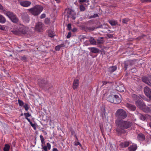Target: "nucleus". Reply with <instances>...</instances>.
Segmentation results:
<instances>
[{
  "label": "nucleus",
  "instance_id": "1",
  "mask_svg": "<svg viewBox=\"0 0 151 151\" xmlns=\"http://www.w3.org/2000/svg\"><path fill=\"white\" fill-rule=\"evenodd\" d=\"M115 124L117 127V129L124 130L130 127L132 125L131 122L119 119H116L115 121Z\"/></svg>",
  "mask_w": 151,
  "mask_h": 151
},
{
  "label": "nucleus",
  "instance_id": "2",
  "mask_svg": "<svg viewBox=\"0 0 151 151\" xmlns=\"http://www.w3.org/2000/svg\"><path fill=\"white\" fill-rule=\"evenodd\" d=\"M43 9V7L40 5H36L34 7L28 9L34 16H37L40 14Z\"/></svg>",
  "mask_w": 151,
  "mask_h": 151
},
{
  "label": "nucleus",
  "instance_id": "3",
  "mask_svg": "<svg viewBox=\"0 0 151 151\" xmlns=\"http://www.w3.org/2000/svg\"><path fill=\"white\" fill-rule=\"evenodd\" d=\"M115 116L118 119H123L127 116V114L126 112L123 109H119L116 111Z\"/></svg>",
  "mask_w": 151,
  "mask_h": 151
},
{
  "label": "nucleus",
  "instance_id": "4",
  "mask_svg": "<svg viewBox=\"0 0 151 151\" xmlns=\"http://www.w3.org/2000/svg\"><path fill=\"white\" fill-rule=\"evenodd\" d=\"M44 27V25L42 23L38 22L36 24L35 29L36 31L41 32L43 30Z\"/></svg>",
  "mask_w": 151,
  "mask_h": 151
},
{
  "label": "nucleus",
  "instance_id": "5",
  "mask_svg": "<svg viewBox=\"0 0 151 151\" xmlns=\"http://www.w3.org/2000/svg\"><path fill=\"white\" fill-rule=\"evenodd\" d=\"M21 17L23 22L25 23H28L30 20L29 16L27 13L24 12L21 13Z\"/></svg>",
  "mask_w": 151,
  "mask_h": 151
},
{
  "label": "nucleus",
  "instance_id": "6",
  "mask_svg": "<svg viewBox=\"0 0 151 151\" xmlns=\"http://www.w3.org/2000/svg\"><path fill=\"white\" fill-rule=\"evenodd\" d=\"M144 92L146 95L151 99V90L148 87L144 88Z\"/></svg>",
  "mask_w": 151,
  "mask_h": 151
},
{
  "label": "nucleus",
  "instance_id": "7",
  "mask_svg": "<svg viewBox=\"0 0 151 151\" xmlns=\"http://www.w3.org/2000/svg\"><path fill=\"white\" fill-rule=\"evenodd\" d=\"M142 79L143 82L150 86L151 84V76H144L142 77Z\"/></svg>",
  "mask_w": 151,
  "mask_h": 151
},
{
  "label": "nucleus",
  "instance_id": "8",
  "mask_svg": "<svg viewBox=\"0 0 151 151\" xmlns=\"http://www.w3.org/2000/svg\"><path fill=\"white\" fill-rule=\"evenodd\" d=\"M19 3L21 6L24 7H28L31 4V2L29 1H20Z\"/></svg>",
  "mask_w": 151,
  "mask_h": 151
},
{
  "label": "nucleus",
  "instance_id": "9",
  "mask_svg": "<svg viewBox=\"0 0 151 151\" xmlns=\"http://www.w3.org/2000/svg\"><path fill=\"white\" fill-rule=\"evenodd\" d=\"M44 145H41L42 149L44 151H47L48 150H50L51 149V146L49 143H47L46 146H44Z\"/></svg>",
  "mask_w": 151,
  "mask_h": 151
},
{
  "label": "nucleus",
  "instance_id": "10",
  "mask_svg": "<svg viewBox=\"0 0 151 151\" xmlns=\"http://www.w3.org/2000/svg\"><path fill=\"white\" fill-rule=\"evenodd\" d=\"M79 80L78 79H75L73 81V89H76L79 86Z\"/></svg>",
  "mask_w": 151,
  "mask_h": 151
},
{
  "label": "nucleus",
  "instance_id": "11",
  "mask_svg": "<svg viewBox=\"0 0 151 151\" xmlns=\"http://www.w3.org/2000/svg\"><path fill=\"white\" fill-rule=\"evenodd\" d=\"M114 104H118L121 102V100L118 96L115 95H114Z\"/></svg>",
  "mask_w": 151,
  "mask_h": 151
},
{
  "label": "nucleus",
  "instance_id": "12",
  "mask_svg": "<svg viewBox=\"0 0 151 151\" xmlns=\"http://www.w3.org/2000/svg\"><path fill=\"white\" fill-rule=\"evenodd\" d=\"M137 138L139 141H143L145 139V137L143 134L141 133L138 134Z\"/></svg>",
  "mask_w": 151,
  "mask_h": 151
},
{
  "label": "nucleus",
  "instance_id": "13",
  "mask_svg": "<svg viewBox=\"0 0 151 151\" xmlns=\"http://www.w3.org/2000/svg\"><path fill=\"white\" fill-rule=\"evenodd\" d=\"M125 106L127 107L129 109V110L131 111H134L136 109V107L130 104H126Z\"/></svg>",
  "mask_w": 151,
  "mask_h": 151
},
{
  "label": "nucleus",
  "instance_id": "14",
  "mask_svg": "<svg viewBox=\"0 0 151 151\" xmlns=\"http://www.w3.org/2000/svg\"><path fill=\"white\" fill-rule=\"evenodd\" d=\"M89 49L93 53H99L100 50L97 48L93 47L89 48Z\"/></svg>",
  "mask_w": 151,
  "mask_h": 151
},
{
  "label": "nucleus",
  "instance_id": "15",
  "mask_svg": "<svg viewBox=\"0 0 151 151\" xmlns=\"http://www.w3.org/2000/svg\"><path fill=\"white\" fill-rule=\"evenodd\" d=\"M116 88L117 90L120 92H124L125 90V88L123 85H120L118 86Z\"/></svg>",
  "mask_w": 151,
  "mask_h": 151
},
{
  "label": "nucleus",
  "instance_id": "16",
  "mask_svg": "<svg viewBox=\"0 0 151 151\" xmlns=\"http://www.w3.org/2000/svg\"><path fill=\"white\" fill-rule=\"evenodd\" d=\"M136 104L140 109H141L144 104L143 102L141 101H137L136 102Z\"/></svg>",
  "mask_w": 151,
  "mask_h": 151
},
{
  "label": "nucleus",
  "instance_id": "17",
  "mask_svg": "<svg viewBox=\"0 0 151 151\" xmlns=\"http://www.w3.org/2000/svg\"><path fill=\"white\" fill-rule=\"evenodd\" d=\"M141 109L145 112L149 113L150 112L149 106L147 107L145 104Z\"/></svg>",
  "mask_w": 151,
  "mask_h": 151
},
{
  "label": "nucleus",
  "instance_id": "18",
  "mask_svg": "<svg viewBox=\"0 0 151 151\" xmlns=\"http://www.w3.org/2000/svg\"><path fill=\"white\" fill-rule=\"evenodd\" d=\"M129 144V142L127 141L125 142H124L121 143L119 145L122 147H128Z\"/></svg>",
  "mask_w": 151,
  "mask_h": 151
},
{
  "label": "nucleus",
  "instance_id": "19",
  "mask_svg": "<svg viewBox=\"0 0 151 151\" xmlns=\"http://www.w3.org/2000/svg\"><path fill=\"white\" fill-rule=\"evenodd\" d=\"M11 21L14 23H17L18 21V19L16 15H14L10 19Z\"/></svg>",
  "mask_w": 151,
  "mask_h": 151
},
{
  "label": "nucleus",
  "instance_id": "20",
  "mask_svg": "<svg viewBox=\"0 0 151 151\" xmlns=\"http://www.w3.org/2000/svg\"><path fill=\"white\" fill-rule=\"evenodd\" d=\"M104 42V38L103 37H100L98 38L96 41L97 45L99 44H102Z\"/></svg>",
  "mask_w": 151,
  "mask_h": 151
},
{
  "label": "nucleus",
  "instance_id": "21",
  "mask_svg": "<svg viewBox=\"0 0 151 151\" xmlns=\"http://www.w3.org/2000/svg\"><path fill=\"white\" fill-rule=\"evenodd\" d=\"M89 41L91 44L94 45H97L96 41L93 37H91L89 38Z\"/></svg>",
  "mask_w": 151,
  "mask_h": 151
},
{
  "label": "nucleus",
  "instance_id": "22",
  "mask_svg": "<svg viewBox=\"0 0 151 151\" xmlns=\"http://www.w3.org/2000/svg\"><path fill=\"white\" fill-rule=\"evenodd\" d=\"M4 13L6 15L9 19L12 17V16L14 15L13 13L9 12V11H5Z\"/></svg>",
  "mask_w": 151,
  "mask_h": 151
},
{
  "label": "nucleus",
  "instance_id": "23",
  "mask_svg": "<svg viewBox=\"0 0 151 151\" xmlns=\"http://www.w3.org/2000/svg\"><path fill=\"white\" fill-rule=\"evenodd\" d=\"M137 115L139 117L140 119L142 121L145 120L146 118V115H143L139 113H138Z\"/></svg>",
  "mask_w": 151,
  "mask_h": 151
},
{
  "label": "nucleus",
  "instance_id": "24",
  "mask_svg": "<svg viewBox=\"0 0 151 151\" xmlns=\"http://www.w3.org/2000/svg\"><path fill=\"white\" fill-rule=\"evenodd\" d=\"M107 100L111 102L114 103V95L109 96L107 98Z\"/></svg>",
  "mask_w": 151,
  "mask_h": 151
},
{
  "label": "nucleus",
  "instance_id": "25",
  "mask_svg": "<svg viewBox=\"0 0 151 151\" xmlns=\"http://www.w3.org/2000/svg\"><path fill=\"white\" fill-rule=\"evenodd\" d=\"M137 148V145H132L128 147L129 151H135Z\"/></svg>",
  "mask_w": 151,
  "mask_h": 151
},
{
  "label": "nucleus",
  "instance_id": "26",
  "mask_svg": "<svg viewBox=\"0 0 151 151\" xmlns=\"http://www.w3.org/2000/svg\"><path fill=\"white\" fill-rule=\"evenodd\" d=\"M70 17H71L73 19H75L76 17V13L73 11H71L70 14Z\"/></svg>",
  "mask_w": 151,
  "mask_h": 151
},
{
  "label": "nucleus",
  "instance_id": "27",
  "mask_svg": "<svg viewBox=\"0 0 151 151\" xmlns=\"http://www.w3.org/2000/svg\"><path fill=\"white\" fill-rule=\"evenodd\" d=\"M45 83V81L44 80H39L38 81V83L40 86H43Z\"/></svg>",
  "mask_w": 151,
  "mask_h": 151
},
{
  "label": "nucleus",
  "instance_id": "28",
  "mask_svg": "<svg viewBox=\"0 0 151 151\" xmlns=\"http://www.w3.org/2000/svg\"><path fill=\"white\" fill-rule=\"evenodd\" d=\"M65 46V45L63 44H61L59 45H58L55 47V50L57 51H59L60 48L61 47Z\"/></svg>",
  "mask_w": 151,
  "mask_h": 151
},
{
  "label": "nucleus",
  "instance_id": "29",
  "mask_svg": "<svg viewBox=\"0 0 151 151\" xmlns=\"http://www.w3.org/2000/svg\"><path fill=\"white\" fill-rule=\"evenodd\" d=\"M6 21L5 18L2 15L0 14V22L1 23H4Z\"/></svg>",
  "mask_w": 151,
  "mask_h": 151
},
{
  "label": "nucleus",
  "instance_id": "30",
  "mask_svg": "<svg viewBox=\"0 0 151 151\" xmlns=\"http://www.w3.org/2000/svg\"><path fill=\"white\" fill-rule=\"evenodd\" d=\"M109 22L112 26H115L117 24V22L115 20H110Z\"/></svg>",
  "mask_w": 151,
  "mask_h": 151
},
{
  "label": "nucleus",
  "instance_id": "31",
  "mask_svg": "<svg viewBox=\"0 0 151 151\" xmlns=\"http://www.w3.org/2000/svg\"><path fill=\"white\" fill-rule=\"evenodd\" d=\"M10 146L9 145L7 144H5L4 148V151H9Z\"/></svg>",
  "mask_w": 151,
  "mask_h": 151
},
{
  "label": "nucleus",
  "instance_id": "32",
  "mask_svg": "<svg viewBox=\"0 0 151 151\" xmlns=\"http://www.w3.org/2000/svg\"><path fill=\"white\" fill-rule=\"evenodd\" d=\"M100 27H87L86 28V29L88 30L89 31H93L95 29L99 28Z\"/></svg>",
  "mask_w": 151,
  "mask_h": 151
},
{
  "label": "nucleus",
  "instance_id": "33",
  "mask_svg": "<svg viewBox=\"0 0 151 151\" xmlns=\"http://www.w3.org/2000/svg\"><path fill=\"white\" fill-rule=\"evenodd\" d=\"M116 68H117L116 66H112L109 67V70L110 72H113L116 69Z\"/></svg>",
  "mask_w": 151,
  "mask_h": 151
},
{
  "label": "nucleus",
  "instance_id": "34",
  "mask_svg": "<svg viewBox=\"0 0 151 151\" xmlns=\"http://www.w3.org/2000/svg\"><path fill=\"white\" fill-rule=\"evenodd\" d=\"M48 35L49 37H52L54 36L53 32L51 30L48 31Z\"/></svg>",
  "mask_w": 151,
  "mask_h": 151
},
{
  "label": "nucleus",
  "instance_id": "35",
  "mask_svg": "<svg viewBox=\"0 0 151 151\" xmlns=\"http://www.w3.org/2000/svg\"><path fill=\"white\" fill-rule=\"evenodd\" d=\"M40 137L41 140L42 145H45V139L43 136L42 135H40Z\"/></svg>",
  "mask_w": 151,
  "mask_h": 151
},
{
  "label": "nucleus",
  "instance_id": "36",
  "mask_svg": "<svg viewBox=\"0 0 151 151\" xmlns=\"http://www.w3.org/2000/svg\"><path fill=\"white\" fill-rule=\"evenodd\" d=\"M18 102L19 104V106H24V103L23 101L22 100H20V99H18Z\"/></svg>",
  "mask_w": 151,
  "mask_h": 151
},
{
  "label": "nucleus",
  "instance_id": "37",
  "mask_svg": "<svg viewBox=\"0 0 151 151\" xmlns=\"http://www.w3.org/2000/svg\"><path fill=\"white\" fill-rule=\"evenodd\" d=\"M80 9L81 11H84L85 10L86 8L83 5H80Z\"/></svg>",
  "mask_w": 151,
  "mask_h": 151
},
{
  "label": "nucleus",
  "instance_id": "38",
  "mask_svg": "<svg viewBox=\"0 0 151 151\" xmlns=\"http://www.w3.org/2000/svg\"><path fill=\"white\" fill-rule=\"evenodd\" d=\"M25 110L27 111L29 109L28 104H25L23 106Z\"/></svg>",
  "mask_w": 151,
  "mask_h": 151
},
{
  "label": "nucleus",
  "instance_id": "39",
  "mask_svg": "<svg viewBox=\"0 0 151 151\" xmlns=\"http://www.w3.org/2000/svg\"><path fill=\"white\" fill-rule=\"evenodd\" d=\"M129 20V19H128L124 18L122 19V22L124 23L127 24Z\"/></svg>",
  "mask_w": 151,
  "mask_h": 151
},
{
  "label": "nucleus",
  "instance_id": "40",
  "mask_svg": "<svg viewBox=\"0 0 151 151\" xmlns=\"http://www.w3.org/2000/svg\"><path fill=\"white\" fill-rule=\"evenodd\" d=\"M24 115L25 116V118H28L31 116V114H29L28 113H24Z\"/></svg>",
  "mask_w": 151,
  "mask_h": 151
},
{
  "label": "nucleus",
  "instance_id": "41",
  "mask_svg": "<svg viewBox=\"0 0 151 151\" xmlns=\"http://www.w3.org/2000/svg\"><path fill=\"white\" fill-rule=\"evenodd\" d=\"M80 3L88 2L89 1L88 0H79Z\"/></svg>",
  "mask_w": 151,
  "mask_h": 151
},
{
  "label": "nucleus",
  "instance_id": "42",
  "mask_svg": "<svg viewBox=\"0 0 151 151\" xmlns=\"http://www.w3.org/2000/svg\"><path fill=\"white\" fill-rule=\"evenodd\" d=\"M12 32L14 34L18 35L19 34L18 31L17 30H13Z\"/></svg>",
  "mask_w": 151,
  "mask_h": 151
},
{
  "label": "nucleus",
  "instance_id": "43",
  "mask_svg": "<svg viewBox=\"0 0 151 151\" xmlns=\"http://www.w3.org/2000/svg\"><path fill=\"white\" fill-rule=\"evenodd\" d=\"M0 10L4 12L5 11V9L3 8V6L0 4Z\"/></svg>",
  "mask_w": 151,
  "mask_h": 151
},
{
  "label": "nucleus",
  "instance_id": "44",
  "mask_svg": "<svg viewBox=\"0 0 151 151\" xmlns=\"http://www.w3.org/2000/svg\"><path fill=\"white\" fill-rule=\"evenodd\" d=\"M67 28L68 30H70L71 28V25L70 24H69L67 25Z\"/></svg>",
  "mask_w": 151,
  "mask_h": 151
},
{
  "label": "nucleus",
  "instance_id": "45",
  "mask_svg": "<svg viewBox=\"0 0 151 151\" xmlns=\"http://www.w3.org/2000/svg\"><path fill=\"white\" fill-rule=\"evenodd\" d=\"M74 145L76 146H77L78 145H79V146L81 147V144L80 143L78 142H76L75 143Z\"/></svg>",
  "mask_w": 151,
  "mask_h": 151
},
{
  "label": "nucleus",
  "instance_id": "46",
  "mask_svg": "<svg viewBox=\"0 0 151 151\" xmlns=\"http://www.w3.org/2000/svg\"><path fill=\"white\" fill-rule=\"evenodd\" d=\"M71 33L70 32H68V35H67L66 37L67 38H69L71 36Z\"/></svg>",
  "mask_w": 151,
  "mask_h": 151
},
{
  "label": "nucleus",
  "instance_id": "47",
  "mask_svg": "<svg viewBox=\"0 0 151 151\" xmlns=\"http://www.w3.org/2000/svg\"><path fill=\"white\" fill-rule=\"evenodd\" d=\"M45 14H42L41 15L40 17L41 19H42L45 18Z\"/></svg>",
  "mask_w": 151,
  "mask_h": 151
},
{
  "label": "nucleus",
  "instance_id": "48",
  "mask_svg": "<svg viewBox=\"0 0 151 151\" xmlns=\"http://www.w3.org/2000/svg\"><path fill=\"white\" fill-rule=\"evenodd\" d=\"M31 125V126L34 129H35L36 128V125L35 124L32 123V122H31L30 123Z\"/></svg>",
  "mask_w": 151,
  "mask_h": 151
},
{
  "label": "nucleus",
  "instance_id": "49",
  "mask_svg": "<svg viewBox=\"0 0 151 151\" xmlns=\"http://www.w3.org/2000/svg\"><path fill=\"white\" fill-rule=\"evenodd\" d=\"M143 2H151V0H141Z\"/></svg>",
  "mask_w": 151,
  "mask_h": 151
},
{
  "label": "nucleus",
  "instance_id": "50",
  "mask_svg": "<svg viewBox=\"0 0 151 151\" xmlns=\"http://www.w3.org/2000/svg\"><path fill=\"white\" fill-rule=\"evenodd\" d=\"M49 20L48 19H47L45 20V23H49Z\"/></svg>",
  "mask_w": 151,
  "mask_h": 151
},
{
  "label": "nucleus",
  "instance_id": "51",
  "mask_svg": "<svg viewBox=\"0 0 151 151\" xmlns=\"http://www.w3.org/2000/svg\"><path fill=\"white\" fill-rule=\"evenodd\" d=\"M132 97L134 98H137V95H135V94L133 95L132 96Z\"/></svg>",
  "mask_w": 151,
  "mask_h": 151
},
{
  "label": "nucleus",
  "instance_id": "52",
  "mask_svg": "<svg viewBox=\"0 0 151 151\" xmlns=\"http://www.w3.org/2000/svg\"><path fill=\"white\" fill-rule=\"evenodd\" d=\"M26 119L28 120V121L30 123L32 122L28 118H27Z\"/></svg>",
  "mask_w": 151,
  "mask_h": 151
},
{
  "label": "nucleus",
  "instance_id": "53",
  "mask_svg": "<svg viewBox=\"0 0 151 151\" xmlns=\"http://www.w3.org/2000/svg\"><path fill=\"white\" fill-rule=\"evenodd\" d=\"M52 151H58L56 148H53L52 149Z\"/></svg>",
  "mask_w": 151,
  "mask_h": 151
},
{
  "label": "nucleus",
  "instance_id": "54",
  "mask_svg": "<svg viewBox=\"0 0 151 151\" xmlns=\"http://www.w3.org/2000/svg\"><path fill=\"white\" fill-rule=\"evenodd\" d=\"M54 0L55 1H56V3H59L60 2V0Z\"/></svg>",
  "mask_w": 151,
  "mask_h": 151
},
{
  "label": "nucleus",
  "instance_id": "55",
  "mask_svg": "<svg viewBox=\"0 0 151 151\" xmlns=\"http://www.w3.org/2000/svg\"><path fill=\"white\" fill-rule=\"evenodd\" d=\"M4 27L1 25H0V29L2 30H4Z\"/></svg>",
  "mask_w": 151,
  "mask_h": 151
},
{
  "label": "nucleus",
  "instance_id": "56",
  "mask_svg": "<svg viewBox=\"0 0 151 151\" xmlns=\"http://www.w3.org/2000/svg\"><path fill=\"white\" fill-rule=\"evenodd\" d=\"M4 27L1 25H0V29L2 30H4Z\"/></svg>",
  "mask_w": 151,
  "mask_h": 151
},
{
  "label": "nucleus",
  "instance_id": "57",
  "mask_svg": "<svg viewBox=\"0 0 151 151\" xmlns=\"http://www.w3.org/2000/svg\"><path fill=\"white\" fill-rule=\"evenodd\" d=\"M4 27L1 25H0V29L2 30H4Z\"/></svg>",
  "mask_w": 151,
  "mask_h": 151
},
{
  "label": "nucleus",
  "instance_id": "58",
  "mask_svg": "<svg viewBox=\"0 0 151 151\" xmlns=\"http://www.w3.org/2000/svg\"><path fill=\"white\" fill-rule=\"evenodd\" d=\"M21 32L22 34H25L26 33V32L24 30L22 31Z\"/></svg>",
  "mask_w": 151,
  "mask_h": 151
},
{
  "label": "nucleus",
  "instance_id": "59",
  "mask_svg": "<svg viewBox=\"0 0 151 151\" xmlns=\"http://www.w3.org/2000/svg\"><path fill=\"white\" fill-rule=\"evenodd\" d=\"M75 138H76V141H78V138L76 136V135H75Z\"/></svg>",
  "mask_w": 151,
  "mask_h": 151
},
{
  "label": "nucleus",
  "instance_id": "60",
  "mask_svg": "<svg viewBox=\"0 0 151 151\" xmlns=\"http://www.w3.org/2000/svg\"><path fill=\"white\" fill-rule=\"evenodd\" d=\"M125 68L126 70L127 68V65H126V64H125Z\"/></svg>",
  "mask_w": 151,
  "mask_h": 151
},
{
  "label": "nucleus",
  "instance_id": "61",
  "mask_svg": "<svg viewBox=\"0 0 151 151\" xmlns=\"http://www.w3.org/2000/svg\"><path fill=\"white\" fill-rule=\"evenodd\" d=\"M149 126L151 128V122L149 124Z\"/></svg>",
  "mask_w": 151,
  "mask_h": 151
},
{
  "label": "nucleus",
  "instance_id": "62",
  "mask_svg": "<svg viewBox=\"0 0 151 151\" xmlns=\"http://www.w3.org/2000/svg\"><path fill=\"white\" fill-rule=\"evenodd\" d=\"M109 127H110V128L109 129H111V126H109Z\"/></svg>",
  "mask_w": 151,
  "mask_h": 151
},
{
  "label": "nucleus",
  "instance_id": "63",
  "mask_svg": "<svg viewBox=\"0 0 151 151\" xmlns=\"http://www.w3.org/2000/svg\"><path fill=\"white\" fill-rule=\"evenodd\" d=\"M23 115V114H21V116H22Z\"/></svg>",
  "mask_w": 151,
  "mask_h": 151
},
{
  "label": "nucleus",
  "instance_id": "64",
  "mask_svg": "<svg viewBox=\"0 0 151 151\" xmlns=\"http://www.w3.org/2000/svg\"><path fill=\"white\" fill-rule=\"evenodd\" d=\"M102 133V135H103L104 136V134H103V133Z\"/></svg>",
  "mask_w": 151,
  "mask_h": 151
}]
</instances>
